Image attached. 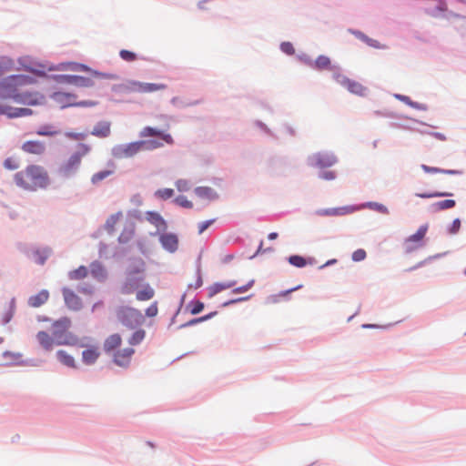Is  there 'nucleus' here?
Wrapping results in <instances>:
<instances>
[{"label":"nucleus","instance_id":"a878e982","mask_svg":"<svg viewBox=\"0 0 466 466\" xmlns=\"http://www.w3.org/2000/svg\"><path fill=\"white\" fill-rule=\"evenodd\" d=\"M236 285V281H227L224 283H215L208 288V295L209 298L215 296L222 290H226L233 288Z\"/></svg>","mask_w":466,"mask_h":466},{"label":"nucleus","instance_id":"338daca9","mask_svg":"<svg viewBox=\"0 0 466 466\" xmlns=\"http://www.w3.org/2000/svg\"><path fill=\"white\" fill-rule=\"evenodd\" d=\"M441 173H442V174H460L461 172L458 170L441 169Z\"/></svg>","mask_w":466,"mask_h":466},{"label":"nucleus","instance_id":"774afa93","mask_svg":"<svg viewBox=\"0 0 466 466\" xmlns=\"http://www.w3.org/2000/svg\"><path fill=\"white\" fill-rule=\"evenodd\" d=\"M336 262H337V260H336V259H334V258H333V259H330V260H328L325 264H323L322 266H320V268H325V267H327V266L332 265V264H334V263H336Z\"/></svg>","mask_w":466,"mask_h":466},{"label":"nucleus","instance_id":"69168bd1","mask_svg":"<svg viewBox=\"0 0 466 466\" xmlns=\"http://www.w3.org/2000/svg\"><path fill=\"white\" fill-rule=\"evenodd\" d=\"M433 137L441 140V141H445L446 140V137L441 134V133H439V132H433L431 134Z\"/></svg>","mask_w":466,"mask_h":466},{"label":"nucleus","instance_id":"6e6552de","mask_svg":"<svg viewBox=\"0 0 466 466\" xmlns=\"http://www.w3.org/2000/svg\"><path fill=\"white\" fill-rule=\"evenodd\" d=\"M125 88L129 93L147 94L164 90L167 88V85L129 81L127 83Z\"/></svg>","mask_w":466,"mask_h":466},{"label":"nucleus","instance_id":"9b49d317","mask_svg":"<svg viewBox=\"0 0 466 466\" xmlns=\"http://www.w3.org/2000/svg\"><path fill=\"white\" fill-rule=\"evenodd\" d=\"M428 226L422 225L413 235L405 240V248L407 252H412L422 246V240L427 233Z\"/></svg>","mask_w":466,"mask_h":466},{"label":"nucleus","instance_id":"c756f323","mask_svg":"<svg viewBox=\"0 0 466 466\" xmlns=\"http://www.w3.org/2000/svg\"><path fill=\"white\" fill-rule=\"evenodd\" d=\"M122 218V212H117L116 214L111 215L105 223V229L107 232L112 233L115 230L116 225L118 224Z\"/></svg>","mask_w":466,"mask_h":466},{"label":"nucleus","instance_id":"49530a36","mask_svg":"<svg viewBox=\"0 0 466 466\" xmlns=\"http://www.w3.org/2000/svg\"><path fill=\"white\" fill-rule=\"evenodd\" d=\"M366 255L367 254L364 249L359 248L352 253V260L356 262L362 261L365 259Z\"/></svg>","mask_w":466,"mask_h":466},{"label":"nucleus","instance_id":"c85d7f7f","mask_svg":"<svg viewBox=\"0 0 466 466\" xmlns=\"http://www.w3.org/2000/svg\"><path fill=\"white\" fill-rule=\"evenodd\" d=\"M50 254L51 249L49 248H39L34 251L33 259L35 263L44 265Z\"/></svg>","mask_w":466,"mask_h":466},{"label":"nucleus","instance_id":"de8ad7c7","mask_svg":"<svg viewBox=\"0 0 466 466\" xmlns=\"http://www.w3.org/2000/svg\"><path fill=\"white\" fill-rule=\"evenodd\" d=\"M158 313V307L157 302H153L147 309H146V316L149 318L156 317Z\"/></svg>","mask_w":466,"mask_h":466},{"label":"nucleus","instance_id":"9d476101","mask_svg":"<svg viewBox=\"0 0 466 466\" xmlns=\"http://www.w3.org/2000/svg\"><path fill=\"white\" fill-rule=\"evenodd\" d=\"M143 282L144 277L139 270L130 271L127 274L126 281L121 288V292L123 294H132L135 290L142 286Z\"/></svg>","mask_w":466,"mask_h":466},{"label":"nucleus","instance_id":"5701e85b","mask_svg":"<svg viewBox=\"0 0 466 466\" xmlns=\"http://www.w3.org/2000/svg\"><path fill=\"white\" fill-rule=\"evenodd\" d=\"M354 208L351 207H340L334 208H325L317 211L319 216H343L352 213Z\"/></svg>","mask_w":466,"mask_h":466},{"label":"nucleus","instance_id":"6e6d98bb","mask_svg":"<svg viewBox=\"0 0 466 466\" xmlns=\"http://www.w3.org/2000/svg\"><path fill=\"white\" fill-rule=\"evenodd\" d=\"M397 97H398L400 101H402V102L406 103L407 105H409V106H412V107H416V108L418 107L417 104H416V103H414V102H412V101L410 99V97H409V96H402V95H398V96H397Z\"/></svg>","mask_w":466,"mask_h":466},{"label":"nucleus","instance_id":"dca6fc26","mask_svg":"<svg viewBox=\"0 0 466 466\" xmlns=\"http://www.w3.org/2000/svg\"><path fill=\"white\" fill-rule=\"evenodd\" d=\"M162 247L168 252H175L178 248V238L173 233H163L159 237Z\"/></svg>","mask_w":466,"mask_h":466},{"label":"nucleus","instance_id":"58836bf2","mask_svg":"<svg viewBox=\"0 0 466 466\" xmlns=\"http://www.w3.org/2000/svg\"><path fill=\"white\" fill-rule=\"evenodd\" d=\"M174 196V190L172 188H162L155 192V197L159 199L167 200Z\"/></svg>","mask_w":466,"mask_h":466},{"label":"nucleus","instance_id":"a211bd4d","mask_svg":"<svg viewBox=\"0 0 466 466\" xmlns=\"http://www.w3.org/2000/svg\"><path fill=\"white\" fill-rule=\"evenodd\" d=\"M54 96L57 101H61V102L65 101V105L63 106H93L96 105V103L92 102V101H81L78 103H74L73 100L75 99V96L71 95L69 93L57 92V93H55Z\"/></svg>","mask_w":466,"mask_h":466},{"label":"nucleus","instance_id":"f3484780","mask_svg":"<svg viewBox=\"0 0 466 466\" xmlns=\"http://www.w3.org/2000/svg\"><path fill=\"white\" fill-rule=\"evenodd\" d=\"M22 150L31 155H43L46 152V144L39 140H29L22 145Z\"/></svg>","mask_w":466,"mask_h":466},{"label":"nucleus","instance_id":"8fccbe9b","mask_svg":"<svg viewBox=\"0 0 466 466\" xmlns=\"http://www.w3.org/2000/svg\"><path fill=\"white\" fill-rule=\"evenodd\" d=\"M280 49L283 53L287 55H293L295 53L293 45L290 42H283L280 45Z\"/></svg>","mask_w":466,"mask_h":466},{"label":"nucleus","instance_id":"423d86ee","mask_svg":"<svg viewBox=\"0 0 466 466\" xmlns=\"http://www.w3.org/2000/svg\"><path fill=\"white\" fill-rule=\"evenodd\" d=\"M163 144L157 141H136L126 145H118L112 150L113 156L116 158H128L145 149H154L162 147Z\"/></svg>","mask_w":466,"mask_h":466},{"label":"nucleus","instance_id":"e2e57ef3","mask_svg":"<svg viewBox=\"0 0 466 466\" xmlns=\"http://www.w3.org/2000/svg\"><path fill=\"white\" fill-rule=\"evenodd\" d=\"M301 287H302V285H299L296 288H293V289H288L285 291H281L278 296L279 297H286L289 294H290L292 291L297 290V289H300Z\"/></svg>","mask_w":466,"mask_h":466},{"label":"nucleus","instance_id":"2eb2a0df","mask_svg":"<svg viewBox=\"0 0 466 466\" xmlns=\"http://www.w3.org/2000/svg\"><path fill=\"white\" fill-rule=\"evenodd\" d=\"M62 294L66 305L73 310H78L82 308L81 299L75 293L74 290L68 288H63Z\"/></svg>","mask_w":466,"mask_h":466},{"label":"nucleus","instance_id":"473e14b6","mask_svg":"<svg viewBox=\"0 0 466 466\" xmlns=\"http://www.w3.org/2000/svg\"><path fill=\"white\" fill-rule=\"evenodd\" d=\"M134 234H135V227L133 224H131L128 227L124 228V230L121 232V234L118 237V240L120 243H127L134 237Z\"/></svg>","mask_w":466,"mask_h":466},{"label":"nucleus","instance_id":"c03bdc74","mask_svg":"<svg viewBox=\"0 0 466 466\" xmlns=\"http://www.w3.org/2000/svg\"><path fill=\"white\" fill-rule=\"evenodd\" d=\"M176 187H177L178 191L184 192V191H188L190 189V187H191V185L186 179H178L176 182Z\"/></svg>","mask_w":466,"mask_h":466},{"label":"nucleus","instance_id":"f257e3e1","mask_svg":"<svg viewBox=\"0 0 466 466\" xmlns=\"http://www.w3.org/2000/svg\"><path fill=\"white\" fill-rule=\"evenodd\" d=\"M33 83V78L27 76L16 75L5 78L0 83V97L12 98L14 101L26 105H40L44 96L39 93H20L19 89Z\"/></svg>","mask_w":466,"mask_h":466},{"label":"nucleus","instance_id":"72a5a7b5","mask_svg":"<svg viewBox=\"0 0 466 466\" xmlns=\"http://www.w3.org/2000/svg\"><path fill=\"white\" fill-rule=\"evenodd\" d=\"M456 205L455 201L453 199H445L441 201L435 202L432 204V209L434 211H441L444 209H450L454 208Z\"/></svg>","mask_w":466,"mask_h":466},{"label":"nucleus","instance_id":"5fc2aeb1","mask_svg":"<svg viewBox=\"0 0 466 466\" xmlns=\"http://www.w3.org/2000/svg\"><path fill=\"white\" fill-rule=\"evenodd\" d=\"M460 228H461V220L459 218H455L452 221V224L449 228V232H450V234L453 235V234L458 233Z\"/></svg>","mask_w":466,"mask_h":466},{"label":"nucleus","instance_id":"cd10ccee","mask_svg":"<svg viewBox=\"0 0 466 466\" xmlns=\"http://www.w3.org/2000/svg\"><path fill=\"white\" fill-rule=\"evenodd\" d=\"M142 289L137 292L136 298L139 301L149 300L155 296V290L149 284L142 285Z\"/></svg>","mask_w":466,"mask_h":466},{"label":"nucleus","instance_id":"393cba45","mask_svg":"<svg viewBox=\"0 0 466 466\" xmlns=\"http://www.w3.org/2000/svg\"><path fill=\"white\" fill-rule=\"evenodd\" d=\"M110 123L107 121H102L94 127L93 130L91 131V135L100 138H105L110 135Z\"/></svg>","mask_w":466,"mask_h":466},{"label":"nucleus","instance_id":"6ab92c4d","mask_svg":"<svg viewBox=\"0 0 466 466\" xmlns=\"http://www.w3.org/2000/svg\"><path fill=\"white\" fill-rule=\"evenodd\" d=\"M140 137H158L168 145H171L174 142L170 134L164 133L161 130L151 127H144L140 132Z\"/></svg>","mask_w":466,"mask_h":466},{"label":"nucleus","instance_id":"0e129e2a","mask_svg":"<svg viewBox=\"0 0 466 466\" xmlns=\"http://www.w3.org/2000/svg\"><path fill=\"white\" fill-rule=\"evenodd\" d=\"M248 298H239V299H231V300H228V301H225L222 306L223 307H226V306H228L230 304H234V303H237V302H239V301H243L245 299H247Z\"/></svg>","mask_w":466,"mask_h":466},{"label":"nucleus","instance_id":"052dcab7","mask_svg":"<svg viewBox=\"0 0 466 466\" xmlns=\"http://www.w3.org/2000/svg\"><path fill=\"white\" fill-rule=\"evenodd\" d=\"M368 46H371V47H374V48H382V46L380 45V43L375 39H372V38H370L369 41H368Z\"/></svg>","mask_w":466,"mask_h":466},{"label":"nucleus","instance_id":"ea45409f","mask_svg":"<svg viewBox=\"0 0 466 466\" xmlns=\"http://www.w3.org/2000/svg\"><path fill=\"white\" fill-rule=\"evenodd\" d=\"M112 173H113V171H111V170L99 171L97 173H95L92 176L91 181L93 184H96V183L102 181L103 179L106 178L107 177H109Z\"/></svg>","mask_w":466,"mask_h":466},{"label":"nucleus","instance_id":"37998d69","mask_svg":"<svg viewBox=\"0 0 466 466\" xmlns=\"http://www.w3.org/2000/svg\"><path fill=\"white\" fill-rule=\"evenodd\" d=\"M451 193L447 192H431V193H423V194H416L417 197L421 198H438V197H445V196H451Z\"/></svg>","mask_w":466,"mask_h":466},{"label":"nucleus","instance_id":"603ef678","mask_svg":"<svg viewBox=\"0 0 466 466\" xmlns=\"http://www.w3.org/2000/svg\"><path fill=\"white\" fill-rule=\"evenodd\" d=\"M66 137L74 139V140H83L86 137V133H75V132H67L66 133Z\"/></svg>","mask_w":466,"mask_h":466},{"label":"nucleus","instance_id":"e433bc0d","mask_svg":"<svg viewBox=\"0 0 466 466\" xmlns=\"http://www.w3.org/2000/svg\"><path fill=\"white\" fill-rule=\"evenodd\" d=\"M314 66L319 70L329 69L330 66V59L326 56H319L315 60Z\"/></svg>","mask_w":466,"mask_h":466},{"label":"nucleus","instance_id":"13d9d810","mask_svg":"<svg viewBox=\"0 0 466 466\" xmlns=\"http://www.w3.org/2000/svg\"><path fill=\"white\" fill-rule=\"evenodd\" d=\"M320 177L326 180H332L335 178V174L332 171H326L321 174Z\"/></svg>","mask_w":466,"mask_h":466},{"label":"nucleus","instance_id":"4be33fe9","mask_svg":"<svg viewBox=\"0 0 466 466\" xmlns=\"http://www.w3.org/2000/svg\"><path fill=\"white\" fill-rule=\"evenodd\" d=\"M36 339L40 346L45 350H52L55 346H56V342L52 335L47 333L46 331H39L36 334Z\"/></svg>","mask_w":466,"mask_h":466},{"label":"nucleus","instance_id":"f03ea898","mask_svg":"<svg viewBox=\"0 0 466 466\" xmlns=\"http://www.w3.org/2000/svg\"><path fill=\"white\" fill-rule=\"evenodd\" d=\"M14 179L17 187L28 191L44 189L50 184L47 171L39 165L27 166L25 169L15 173Z\"/></svg>","mask_w":466,"mask_h":466},{"label":"nucleus","instance_id":"20e7f679","mask_svg":"<svg viewBox=\"0 0 466 466\" xmlns=\"http://www.w3.org/2000/svg\"><path fill=\"white\" fill-rule=\"evenodd\" d=\"M71 319L63 317L52 323L51 331L56 342V346H75L78 344V338L70 331Z\"/></svg>","mask_w":466,"mask_h":466},{"label":"nucleus","instance_id":"09e8293b","mask_svg":"<svg viewBox=\"0 0 466 466\" xmlns=\"http://www.w3.org/2000/svg\"><path fill=\"white\" fill-rule=\"evenodd\" d=\"M175 202L180 206V207H183V208H192V203L187 199L186 197L184 196H179L177 197L176 199H175Z\"/></svg>","mask_w":466,"mask_h":466},{"label":"nucleus","instance_id":"ddd939ff","mask_svg":"<svg viewBox=\"0 0 466 466\" xmlns=\"http://www.w3.org/2000/svg\"><path fill=\"white\" fill-rule=\"evenodd\" d=\"M309 165L315 167H329L337 161L336 157L331 154L317 153L312 155L309 159Z\"/></svg>","mask_w":466,"mask_h":466},{"label":"nucleus","instance_id":"1a4fd4ad","mask_svg":"<svg viewBox=\"0 0 466 466\" xmlns=\"http://www.w3.org/2000/svg\"><path fill=\"white\" fill-rule=\"evenodd\" d=\"M118 319L122 324L128 328H134L143 322V316L141 312L133 308H125L118 311Z\"/></svg>","mask_w":466,"mask_h":466},{"label":"nucleus","instance_id":"7c9ffc66","mask_svg":"<svg viewBox=\"0 0 466 466\" xmlns=\"http://www.w3.org/2000/svg\"><path fill=\"white\" fill-rule=\"evenodd\" d=\"M88 275V268L85 266H80L76 269L71 270L68 273V278L71 280H80L86 278Z\"/></svg>","mask_w":466,"mask_h":466},{"label":"nucleus","instance_id":"a18cd8bd","mask_svg":"<svg viewBox=\"0 0 466 466\" xmlns=\"http://www.w3.org/2000/svg\"><path fill=\"white\" fill-rule=\"evenodd\" d=\"M4 167L9 170H15L19 167V164L15 159L8 157L4 161Z\"/></svg>","mask_w":466,"mask_h":466},{"label":"nucleus","instance_id":"864d4df0","mask_svg":"<svg viewBox=\"0 0 466 466\" xmlns=\"http://www.w3.org/2000/svg\"><path fill=\"white\" fill-rule=\"evenodd\" d=\"M253 284H254V280L252 279L248 284L234 289L232 290V292L235 293V294L246 292V291H248L253 286Z\"/></svg>","mask_w":466,"mask_h":466},{"label":"nucleus","instance_id":"2f4dec72","mask_svg":"<svg viewBox=\"0 0 466 466\" xmlns=\"http://www.w3.org/2000/svg\"><path fill=\"white\" fill-rule=\"evenodd\" d=\"M91 275L98 279H103L106 277V271L104 267L99 262H93L90 265Z\"/></svg>","mask_w":466,"mask_h":466},{"label":"nucleus","instance_id":"0eeeda50","mask_svg":"<svg viewBox=\"0 0 466 466\" xmlns=\"http://www.w3.org/2000/svg\"><path fill=\"white\" fill-rule=\"evenodd\" d=\"M76 346L85 348L82 351V360L86 365L94 364L100 356L99 346L93 343V339L89 337H85L78 339V344Z\"/></svg>","mask_w":466,"mask_h":466},{"label":"nucleus","instance_id":"79ce46f5","mask_svg":"<svg viewBox=\"0 0 466 466\" xmlns=\"http://www.w3.org/2000/svg\"><path fill=\"white\" fill-rule=\"evenodd\" d=\"M120 57L127 62H133L137 59V55L134 52L123 49L119 53Z\"/></svg>","mask_w":466,"mask_h":466},{"label":"nucleus","instance_id":"f8f14e48","mask_svg":"<svg viewBox=\"0 0 466 466\" xmlns=\"http://www.w3.org/2000/svg\"><path fill=\"white\" fill-rule=\"evenodd\" d=\"M135 350L131 347L118 349L113 353V361L116 365L127 368L130 365Z\"/></svg>","mask_w":466,"mask_h":466},{"label":"nucleus","instance_id":"f704fd0d","mask_svg":"<svg viewBox=\"0 0 466 466\" xmlns=\"http://www.w3.org/2000/svg\"><path fill=\"white\" fill-rule=\"evenodd\" d=\"M10 111H6L5 109H3L1 110L0 112L1 113H4V114H6L8 116L10 117H20V116H28L32 113V111L28 108H16V109H11L9 108Z\"/></svg>","mask_w":466,"mask_h":466},{"label":"nucleus","instance_id":"4468645a","mask_svg":"<svg viewBox=\"0 0 466 466\" xmlns=\"http://www.w3.org/2000/svg\"><path fill=\"white\" fill-rule=\"evenodd\" d=\"M336 80L344 87H346L350 92L358 95V96H365L366 87H364L360 83L350 80L345 76L338 75L336 76Z\"/></svg>","mask_w":466,"mask_h":466},{"label":"nucleus","instance_id":"aec40b11","mask_svg":"<svg viewBox=\"0 0 466 466\" xmlns=\"http://www.w3.org/2000/svg\"><path fill=\"white\" fill-rule=\"evenodd\" d=\"M122 345V338L119 334L115 333L108 336L104 341V350L106 353H114Z\"/></svg>","mask_w":466,"mask_h":466},{"label":"nucleus","instance_id":"412c9836","mask_svg":"<svg viewBox=\"0 0 466 466\" xmlns=\"http://www.w3.org/2000/svg\"><path fill=\"white\" fill-rule=\"evenodd\" d=\"M49 299V292L42 289L38 293L32 295L27 299V304L31 308H39L45 305Z\"/></svg>","mask_w":466,"mask_h":466},{"label":"nucleus","instance_id":"39448f33","mask_svg":"<svg viewBox=\"0 0 466 466\" xmlns=\"http://www.w3.org/2000/svg\"><path fill=\"white\" fill-rule=\"evenodd\" d=\"M90 151V147L86 144L80 143L77 150L74 152L66 160H65L58 167L57 173L64 178L73 177L80 167L82 158Z\"/></svg>","mask_w":466,"mask_h":466},{"label":"nucleus","instance_id":"680f3d73","mask_svg":"<svg viewBox=\"0 0 466 466\" xmlns=\"http://www.w3.org/2000/svg\"><path fill=\"white\" fill-rule=\"evenodd\" d=\"M350 33L352 35H354L357 38H359L360 40H361L362 42L364 41V39L367 37V35L365 34H363L362 32L360 31H357V30H350Z\"/></svg>","mask_w":466,"mask_h":466},{"label":"nucleus","instance_id":"4c0bfd02","mask_svg":"<svg viewBox=\"0 0 466 466\" xmlns=\"http://www.w3.org/2000/svg\"><path fill=\"white\" fill-rule=\"evenodd\" d=\"M289 262L296 268H303L308 264L306 258L299 255H293L289 258Z\"/></svg>","mask_w":466,"mask_h":466},{"label":"nucleus","instance_id":"c9c22d12","mask_svg":"<svg viewBox=\"0 0 466 466\" xmlns=\"http://www.w3.org/2000/svg\"><path fill=\"white\" fill-rule=\"evenodd\" d=\"M146 337V331L144 329L136 330L128 339V343L131 346L138 345L143 341Z\"/></svg>","mask_w":466,"mask_h":466},{"label":"nucleus","instance_id":"a19ab883","mask_svg":"<svg viewBox=\"0 0 466 466\" xmlns=\"http://www.w3.org/2000/svg\"><path fill=\"white\" fill-rule=\"evenodd\" d=\"M204 309V304L200 301H192L187 306V309L193 315L199 313Z\"/></svg>","mask_w":466,"mask_h":466},{"label":"nucleus","instance_id":"4d7b16f0","mask_svg":"<svg viewBox=\"0 0 466 466\" xmlns=\"http://www.w3.org/2000/svg\"><path fill=\"white\" fill-rule=\"evenodd\" d=\"M421 168L426 173H441V168H439V167H429L427 165H421Z\"/></svg>","mask_w":466,"mask_h":466},{"label":"nucleus","instance_id":"b1692460","mask_svg":"<svg viewBox=\"0 0 466 466\" xmlns=\"http://www.w3.org/2000/svg\"><path fill=\"white\" fill-rule=\"evenodd\" d=\"M147 220L154 225L158 230H165L167 223L164 218L157 212L148 211L146 213Z\"/></svg>","mask_w":466,"mask_h":466},{"label":"nucleus","instance_id":"bb28decb","mask_svg":"<svg viewBox=\"0 0 466 466\" xmlns=\"http://www.w3.org/2000/svg\"><path fill=\"white\" fill-rule=\"evenodd\" d=\"M56 358L63 365L73 369L76 368L74 357L68 354L66 350H58L56 352Z\"/></svg>","mask_w":466,"mask_h":466},{"label":"nucleus","instance_id":"3c124183","mask_svg":"<svg viewBox=\"0 0 466 466\" xmlns=\"http://www.w3.org/2000/svg\"><path fill=\"white\" fill-rule=\"evenodd\" d=\"M369 207L374 210H377V211L382 213V214L389 213L388 208L384 205L380 204V203H376V202L369 203Z\"/></svg>","mask_w":466,"mask_h":466},{"label":"nucleus","instance_id":"bf43d9fd","mask_svg":"<svg viewBox=\"0 0 466 466\" xmlns=\"http://www.w3.org/2000/svg\"><path fill=\"white\" fill-rule=\"evenodd\" d=\"M218 198V194L212 189L206 187V198L215 199Z\"/></svg>","mask_w":466,"mask_h":466},{"label":"nucleus","instance_id":"7ed1b4c3","mask_svg":"<svg viewBox=\"0 0 466 466\" xmlns=\"http://www.w3.org/2000/svg\"><path fill=\"white\" fill-rule=\"evenodd\" d=\"M74 70H83L89 72L88 76H64L63 80L66 84H70L78 87H92L96 85V81L103 79H113L115 76L110 74L101 73L98 71L91 70L85 65H76Z\"/></svg>","mask_w":466,"mask_h":466}]
</instances>
